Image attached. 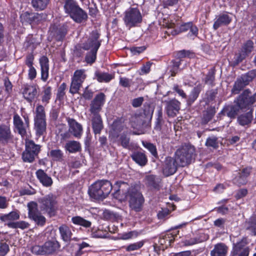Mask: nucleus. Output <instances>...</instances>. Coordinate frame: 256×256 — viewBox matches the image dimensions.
I'll list each match as a JSON object with an SVG mask.
<instances>
[{"label": "nucleus", "instance_id": "24", "mask_svg": "<svg viewBox=\"0 0 256 256\" xmlns=\"http://www.w3.org/2000/svg\"><path fill=\"white\" fill-rule=\"evenodd\" d=\"M68 31V26L66 24L62 25H54L50 28L51 34L58 42L62 41L66 35Z\"/></svg>", "mask_w": 256, "mask_h": 256}, {"label": "nucleus", "instance_id": "25", "mask_svg": "<svg viewBox=\"0 0 256 256\" xmlns=\"http://www.w3.org/2000/svg\"><path fill=\"white\" fill-rule=\"evenodd\" d=\"M34 56L32 53L28 54L26 56L24 61L25 64L28 68V78L32 80L36 78L37 72L34 66Z\"/></svg>", "mask_w": 256, "mask_h": 256}, {"label": "nucleus", "instance_id": "29", "mask_svg": "<svg viewBox=\"0 0 256 256\" xmlns=\"http://www.w3.org/2000/svg\"><path fill=\"white\" fill-rule=\"evenodd\" d=\"M36 176L40 182L44 187L48 188L52 186L53 180L43 170L38 169L36 172Z\"/></svg>", "mask_w": 256, "mask_h": 256}, {"label": "nucleus", "instance_id": "4", "mask_svg": "<svg viewBox=\"0 0 256 256\" xmlns=\"http://www.w3.org/2000/svg\"><path fill=\"white\" fill-rule=\"evenodd\" d=\"M40 208L44 214L50 218L55 216L58 210V203L56 196L52 193L41 198L38 200Z\"/></svg>", "mask_w": 256, "mask_h": 256}, {"label": "nucleus", "instance_id": "43", "mask_svg": "<svg viewBox=\"0 0 256 256\" xmlns=\"http://www.w3.org/2000/svg\"><path fill=\"white\" fill-rule=\"evenodd\" d=\"M228 201V198L222 199L218 202L217 204L219 205L218 206L216 207L214 210L217 213L222 215H226L230 212L228 206L226 204Z\"/></svg>", "mask_w": 256, "mask_h": 256}, {"label": "nucleus", "instance_id": "19", "mask_svg": "<svg viewBox=\"0 0 256 256\" xmlns=\"http://www.w3.org/2000/svg\"><path fill=\"white\" fill-rule=\"evenodd\" d=\"M144 180L146 186L152 191H160L162 186V178L158 176L148 174Z\"/></svg>", "mask_w": 256, "mask_h": 256}, {"label": "nucleus", "instance_id": "59", "mask_svg": "<svg viewBox=\"0 0 256 256\" xmlns=\"http://www.w3.org/2000/svg\"><path fill=\"white\" fill-rule=\"evenodd\" d=\"M205 145L207 147H212L214 148H217L218 147V138L215 136L208 137L206 142Z\"/></svg>", "mask_w": 256, "mask_h": 256}, {"label": "nucleus", "instance_id": "10", "mask_svg": "<svg viewBox=\"0 0 256 256\" xmlns=\"http://www.w3.org/2000/svg\"><path fill=\"white\" fill-rule=\"evenodd\" d=\"M136 7H130L124 13V20L126 26L130 28L137 26L138 24L142 22V15L138 8V5Z\"/></svg>", "mask_w": 256, "mask_h": 256}, {"label": "nucleus", "instance_id": "39", "mask_svg": "<svg viewBox=\"0 0 256 256\" xmlns=\"http://www.w3.org/2000/svg\"><path fill=\"white\" fill-rule=\"evenodd\" d=\"M228 247L222 242H220L214 246V249L210 252V256H226Z\"/></svg>", "mask_w": 256, "mask_h": 256}, {"label": "nucleus", "instance_id": "13", "mask_svg": "<svg viewBox=\"0 0 256 256\" xmlns=\"http://www.w3.org/2000/svg\"><path fill=\"white\" fill-rule=\"evenodd\" d=\"M86 78V74L84 70L80 69L75 70L71 78L69 92L72 95L78 94Z\"/></svg>", "mask_w": 256, "mask_h": 256}, {"label": "nucleus", "instance_id": "30", "mask_svg": "<svg viewBox=\"0 0 256 256\" xmlns=\"http://www.w3.org/2000/svg\"><path fill=\"white\" fill-rule=\"evenodd\" d=\"M92 128L94 135L100 134L104 129V125L102 117L100 115H92Z\"/></svg>", "mask_w": 256, "mask_h": 256}, {"label": "nucleus", "instance_id": "12", "mask_svg": "<svg viewBox=\"0 0 256 256\" xmlns=\"http://www.w3.org/2000/svg\"><path fill=\"white\" fill-rule=\"evenodd\" d=\"M256 77V69L248 71L238 78L233 86L232 92L238 94Z\"/></svg>", "mask_w": 256, "mask_h": 256}, {"label": "nucleus", "instance_id": "50", "mask_svg": "<svg viewBox=\"0 0 256 256\" xmlns=\"http://www.w3.org/2000/svg\"><path fill=\"white\" fill-rule=\"evenodd\" d=\"M145 240H142L134 243L130 244L128 246H124L122 248L126 252H130L140 249L144 244Z\"/></svg>", "mask_w": 256, "mask_h": 256}, {"label": "nucleus", "instance_id": "6", "mask_svg": "<svg viewBox=\"0 0 256 256\" xmlns=\"http://www.w3.org/2000/svg\"><path fill=\"white\" fill-rule=\"evenodd\" d=\"M42 146L36 144L32 140H24V150L22 154V159L24 162L32 163L38 157Z\"/></svg>", "mask_w": 256, "mask_h": 256}, {"label": "nucleus", "instance_id": "20", "mask_svg": "<svg viewBox=\"0 0 256 256\" xmlns=\"http://www.w3.org/2000/svg\"><path fill=\"white\" fill-rule=\"evenodd\" d=\"M178 166V162L174 158L166 156L163 164V174L166 176L173 175L176 172Z\"/></svg>", "mask_w": 256, "mask_h": 256}, {"label": "nucleus", "instance_id": "18", "mask_svg": "<svg viewBox=\"0 0 256 256\" xmlns=\"http://www.w3.org/2000/svg\"><path fill=\"white\" fill-rule=\"evenodd\" d=\"M39 86L36 84L24 86L22 94L24 98L28 103H32L38 98L39 96Z\"/></svg>", "mask_w": 256, "mask_h": 256}, {"label": "nucleus", "instance_id": "5", "mask_svg": "<svg viewBox=\"0 0 256 256\" xmlns=\"http://www.w3.org/2000/svg\"><path fill=\"white\" fill-rule=\"evenodd\" d=\"M125 197L132 210L136 212H140L142 210L144 198L140 190L136 186L130 187L126 193Z\"/></svg>", "mask_w": 256, "mask_h": 256}, {"label": "nucleus", "instance_id": "32", "mask_svg": "<svg viewBox=\"0 0 256 256\" xmlns=\"http://www.w3.org/2000/svg\"><path fill=\"white\" fill-rule=\"evenodd\" d=\"M101 34L97 30H93L90 34L88 42L92 46V49L98 50L101 46L102 40L100 39Z\"/></svg>", "mask_w": 256, "mask_h": 256}, {"label": "nucleus", "instance_id": "45", "mask_svg": "<svg viewBox=\"0 0 256 256\" xmlns=\"http://www.w3.org/2000/svg\"><path fill=\"white\" fill-rule=\"evenodd\" d=\"M216 112L214 107L210 106L203 113L202 118V124H207L212 120Z\"/></svg>", "mask_w": 256, "mask_h": 256}, {"label": "nucleus", "instance_id": "2", "mask_svg": "<svg viewBox=\"0 0 256 256\" xmlns=\"http://www.w3.org/2000/svg\"><path fill=\"white\" fill-rule=\"evenodd\" d=\"M34 126L36 136L38 138L46 132V116L44 106L38 104L34 112Z\"/></svg>", "mask_w": 256, "mask_h": 256}, {"label": "nucleus", "instance_id": "63", "mask_svg": "<svg viewBox=\"0 0 256 256\" xmlns=\"http://www.w3.org/2000/svg\"><path fill=\"white\" fill-rule=\"evenodd\" d=\"M119 85L123 88H129L131 86L132 80L126 77L120 76Z\"/></svg>", "mask_w": 256, "mask_h": 256}, {"label": "nucleus", "instance_id": "3", "mask_svg": "<svg viewBox=\"0 0 256 256\" xmlns=\"http://www.w3.org/2000/svg\"><path fill=\"white\" fill-rule=\"evenodd\" d=\"M64 10L76 22L80 24L88 18L86 12L83 10L75 0H65Z\"/></svg>", "mask_w": 256, "mask_h": 256}, {"label": "nucleus", "instance_id": "54", "mask_svg": "<svg viewBox=\"0 0 256 256\" xmlns=\"http://www.w3.org/2000/svg\"><path fill=\"white\" fill-rule=\"evenodd\" d=\"M67 88V84L66 82H62L58 87L56 94V98L59 101L63 100L66 97V90Z\"/></svg>", "mask_w": 256, "mask_h": 256}, {"label": "nucleus", "instance_id": "35", "mask_svg": "<svg viewBox=\"0 0 256 256\" xmlns=\"http://www.w3.org/2000/svg\"><path fill=\"white\" fill-rule=\"evenodd\" d=\"M116 142L118 146H121L124 148H130V136L126 132L120 134L117 136Z\"/></svg>", "mask_w": 256, "mask_h": 256}, {"label": "nucleus", "instance_id": "53", "mask_svg": "<svg viewBox=\"0 0 256 256\" xmlns=\"http://www.w3.org/2000/svg\"><path fill=\"white\" fill-rule=\"evenodd\" d=\"M98 50L91 49L88 52L85 56V62L90 64H93L96 60Z\"/></svg>", "mask_w": 256, "mask_h": 256}, {"label": "nucleus", "instance_id": "28", "mask_svg": "<svg viewBox=\"0 0 256 256\" xmlns=\"http://www.w3.org/2000/svg\"><path fill=\"white\" fill-rule=\"evenodd\" d=\"M232 22V18L227 13H222L219 14L216 18L213 24V29L217 30L220 27L224 26H228Z\"/></svg>", "mask_w": 256, "mask_h": 256}, {"label": "nucleus", "instance_id": "51", "mask_svg": "<svg viewBox=\"0 0 256 256\" xmlns=\"http://www.w3.org/2000/svg\"><path fill=\"white\" fill-rule=\"evenodd\" d=\"M142 146L146 148L156 158H158V155L156 146L152 143L147 141L142 142Z\"/></svg>", "mask_w": 256, "mask_h": 256}, {"label": "nucleus", "instance_id": "42", "mask_svg": "<svg viewBox=\"0 0 256 256\" xmlns=\"http://www.w3.org/2000/svg\"><path fill=\"white\" fill-rule=\"evenodd\" d=\"M20 214L17 211H12L8 214H4L0 216V220L6 224L10 222H15L14 221L20 219Z\"/></svg>", "mask_w": 256, "mask_h": 256}, {"label": "nucleus", "instance_id": "17", "mask_svg": "<svg viewBox=\"0 0 256 256\" xmlns=\"http://www.w3.org/2000/svg\"><path fill=\"white\" fill-rule=\"evenodd\" d=\"M106 96L102 92L96 94L90 104L89 112L92 115H100V112L106 102Z\"/></svg>", "mask_w": 256, "mask_h": 256}, {"label": "nucleus", "instance_id": "11", "mask_svg": "<svg viewBox=\"0 0 256 256\" xmlns=\"http://www.w3.org/2000/svg\"><path fill=\"white\" fill-rule=\"evenodd\" d=\"M24 121L20 115L14 112L13 116V129L22 138H24L27 134V129L30 127V120L28 116H23Z\"/></svg>", "mask_w": 256, "mask_h": 256}, {"label": "nucleus", "instance_id": "41", "mask_svg": "<svg viewBox=\"0 0 256 256\" xmlns=\"http://www.w3.org/2000/svg\"><path fill=\"white\" fill-rule=\"evenodd\" d=\"M61 238L65 242H70L72 240V233L70 227L66 224H62L58 228Z\"/></svg>", "mask_w": 256, "mask_h": 256}, {"label": "nucleus", "instance_id": "38", "mask_svg": "<svg viewBox=\"0 0 256 256\" xmlns=\"http://www.w3.org/2000/svg\"><path fill=\"white\" fill-rule=\"evenodd\" d=\"M39 95L43 104L46 106L50 102L52 97V88L50 86L45 85L42 87V90Z\"/></svg>", "mask_w": 256, "mask_h": 256}, {"label": "nucleus", "instance_id": "64", "mask_svg": "<svg viewBox=\"0 0 256 256\" xmlns=\"http://www.w3.org/2000/svg\"><path fill=\"white\" fill-rule=\"evenodd\" d=\"M247 229L252 233V235L256 236V218H254L248 222V226Z\"/></svg>", "mask_w": 256, "mask_h": 256}, {"label": "nucleus", "instance_id": "62", "mask_svg": "<svg viewBox=\"0 0 256 256\" xmlns=\"http://www.w3.org/2000/svg\"><path fill=\"white\" fill-rule=\"evenodd\" d=\"M94 96V92L89 88V86L85 88L82 94V98L86 100H90Z\"/></svg>", "mask_w": 256, "mask_h": 256}, {"label": "nucleus", "instance_id": "23", "mask_svg": "<svg viewBox=\"0 0 256 256\" xmlns=\"http://www.w3.org/2000/svg\"><path fill=\"white\" fill-rule=\"evenodd\" d=\"M66 122L68 126L70 133L76 138H80L83 133L82 125L75 119L70 117L66 118Z\"/></svg>", "mask_w": 256, "mask_h": 256}, {"label": "nucleus", "instance_id": "27", "mask_svg": "<svg viewBox=\"0 0 256 256\" xmlns=\"http://www.w3.org/2000/svg\"><path fill=\"white\" fill-rule=\"evenodd\" d=\"M39 62L40 67L41 80L46 82L49 77V60L46 56L40 58Z\"/></svg>", "mask_w": 256, "mask_h": 256}, {"label": "nucleus", "instance_id": "14", "mask_svg": "<svg viewBox=\"0 0 256 256\" xmlns=\"http://www.w3.org/2000/svg\"><path fill=\"white\" fill-rule=\"evenodd\" d=\"M28 217L40 226H44L46 224V218L38 210V204L30 202L28 204Z\"/></svg>", "mask_w": 256, "mask_h": 256}, {"label": "nucleus", "instance_id": "60", "mask_svg": "<svg viewBox=\"0 0 256 256\" xmlns=\"http://www.w3.org/2000/svg\"><path fill=\"white\" fill-rule=\"evenodd\" d=\"M180 1V0H163L162 4L164 8H169L176 6Z\"/></svg>", "mask_w": 256, "mask_h": 256}, {"label": "nucleus", "instance_id": "1", "mask_svg": "<svg viewBox=\"0 0 256 256\" xmlns=\"http://www.w3.org/2000/svg\"><path fill=\"white\" fill-rule=\"evenodd\" d=\"M128 184L122 180L116 181L112 186L111 182L106 180H98L88 188V194L92 199L102 200L110 194L112 188L114 190V194H120L122 186H128Z\"/></svg>", "mask_w": 256, "mask_h": 256}, {"label": "nucleus", "instance_id": "9", "mask_svg": "<svg viewBox=\"0 0 256 256\" xmlns=\"http://www.w3.org/2000/svg\"><path fill=\"white\" fill-rule=\"evenodd\" d=\"M60 248V242L56 239H52L46 242L42 246H33L32 248V252L38 255L50 254L58 251Z\"/></svg>", "mask_w": 256, "mask_h": 256}, {"label": "nucleus", "instance_id": "31", "mask_svg": "<svg viewBox=\"0 0 256 256\" xmlns=\"http://www.w3.org/2000/svg\"><path fill=\"white\" fill-rule=\"evenodd\" d=\"M203 86L201 84H198L191 90L189 95L187 96L186 104L191 106L197 100L200 93L202 90Z\"/></svg>", "mask_w": 256, "mask_h": 256}, {"label": "nucleus", "instance_id": "16", "mask_svg": "<svg viewBox=\"0 0 256 256\" xmlns=\"http://www.w3.org/2000/svg\"><path fill=\"white\" fill-rule=\"evenodd\" d=\"M253 169L252 166H249L239 170L238 172L233 178L234 184L238 186L246 185L248 182L249 177L252 172Z\"/></svg>", "mask_w": 256, "mask_h": 256}, {"label": "nucleus", "instance_id": "40", "mask_svg": "<svg viewBox=\"0 0 256 256\" xmlns=\"http://www.w3.org/2000/svg\"><path fill=\"white\" fill-rule=\"evenodd\" d=\"M132 160L139 166H143L148 163V158L144 152L136 151L130 155Z\"/></svg>", "mask_w": 256, "mask_h": 256}, {"label": "nucleus", "instance_id": "47", "mask_svg": "<svg viewBox=\"0 0 256 256\" xmlns=\"http://www.w3.org/2000/svg\"><path fill=\"white\" fill-rule=\"evenodd\" d=\"M72 222L75 225L80 226L85 228H90L92 222L80 216H74L72 218Z\"/></svg>", "mask_w": 256, "mask_h": 256}, {"label": "nucleus", "instance_id": "55", "mask_svg": "<svg viewBox=\"0 0 256 256\" xmlns=\"http://www.w3.org/2000/svg\"><path fill=\"white\" fill-rule=\"evenodd\" d=\"M218 93V88L211 89L206 92L205 94V101L206 103H210L214 100Z\"/></svg>", "mask_w": 256, "mask_h": 256}, {"label": "nucleus", "instance_id": "21", "mask_svg": "<svg viewBox=\"0 0 256 256\" xmlns=\"http://www.w3.org/2000/svg\"><path fill=\"white\" fill-rule=\"evenodd\" d=\"M14 136L10 130L9 123L1 124H0V144L6 145L8 143L12 142Z\"/></svg>", "mask_w": 256, "mask_h": 256}, {"label": "nucleus", "instance_id": "7", "mask_svg": "<svg viewBox=\"0 0 256 256\" xmlns=\"http://www.w3.org/2000/svg\"><path fill=\"white\" fill-rule=\"evenodd\" d=\"M195 148L190 145L182 146L174 153V158L178 162L179 166L184 167L191 164L194 158Z\"/></svg>", "mask_w": 256, "mask_h": 256}, {"label": "nucleus", "instance_id": "33", "mask_svg": "<svg viewBox=\"0 0 256 256\" xmlns=\"http://www.w3.org/2000/svg\"><path fill=\"white\" fill-rule=\"evenodd\" d=\"M20 18L24 22L30 24L33 23H38L42 20V16L38 13H32L28 12H24L20 16Z\"/></svg>", "mask_w": 256, "mask_h": 256}, {"label": "nucleus", "instance_id": "46", "mask_svg": "<svg viewBox=\"0 0 256 256\" xmlns=\"http://www.w3.org/2000/svg\"><path fill=\"white\" fill-rule=\"evenodd\" d=\"M248 238L244 236L242 238L237 242L236 243H234L232 244V248L231 251L232 253L238 254L240 250H242L244 248H246V246L248 244Z\"/></svg>", "mask_w": 256, "mask_h": 256}, {"label": "nucleus", "instance_id": "15", "mask_svg": "<svg viewBox=\"0 0 256 256\" xmlns=\"http://www.w3.org/2000/svg\"><path fill=\"white\" fill-rule=\"evenodd\" d=\"M178 232L179 231L177 229H174L162 234L158 240V250H164L170 246L177 237Z\"/></svg>", "mask_w": 256, "mask_h": 256}, {"label": "nucleus", "instance_id": "48", "mask_svg": "<svg viewBox=\"0 0 256 256\" xmlns=\"http://www.w3.org/2000/svg\"><path fill=\"white\" fill-rule=\"evenodd\" d=\"M174 55L175 58L182 61L184 58H193L194 56V53L190 50H182L176 52Z\"/></svg>", "mask_w": 256, "mask_h": 256}, {"label": "nucleus", "instance_id": "57", "mask_svg": "<svg viewBox=\"0 0 256 256\" xmlns=\"http://www.w3.org/2000/svg\"><path fill=\"white\" fill-rule=\"evenodd\" d=\"M124 119L122 117L116 118L112 124V128L114 131H120L122 129Z\"/></svg>", "mask_w": 256, "mask_h": 256}, {"label": "nucleus", "instance_id": "56", "mask_svg": "<svg viewBox=\"0 0 256 256\" xmlns=\"http://www.w3.org/2000/svg\"><path fill=\"white\" fill-rule=\"evenodd\" d=\"M254 42L250 40H246L242 45L241 51L248 56L254 49Z\"/></svg>", "mask_w": 256, "mask_h": 256}, {"label": "nucleus", "instance_id": "49", "mask_svg": "<svg viewBox=\"0 0 256 256\" xmlns=\"http://www.w3.org/2000/svg\"><path fill=\"white\" fill-rule=\"evenodd\" d=\"M50 0H32V5L36 10H43L46 8Z\"/></svg>", "mask_w": 256, "mask_h": 256}, {"label": "nucleus", "instance_id": "58", "mask_svg": "<svg viewBox=\"0 0 256 256\" xmlns=\"http://www.w3.org/2000/svg\"><path fill=\"white\" fill-rule=\"evenodd\" d=\"M50 156L54 160L61 161L63 157V153L60 149L52 150L50 152Z\"/></svg>", "mask_w": 256, "mask_h": 256}, {"label": "nucleus", "instance_id": "34", "mask_svg": "<svg viewBox=\"0 0 256 256\" xmlns=\"http://www.w3.org/2000/svg\"><path fill=\"white\" fill-rule=\"evenodd\" d=\"M114 78V74H109L106 72H102L99 70H96L94 73V79L100 83H108Z\"/></svg>", "mask_w": 256, "mask_h": 256}, {"label": "nucleus", "instance_id": "61", "mask_svg": "<svg viewBox=\"0 0 256 256\" xmlns=\"http://www.w3.org/2000/svg\"><path fill=\"white\" fill-rule=\"evenodd\" d=\"M10 251L8 244L2 240L0 242V256H6Z\"/></svg>", "mask_w": 256, "mask_h": 256}, {"label": "nucleus", "instance_id": "8", "mask_svg": "<svg viewBox=\"0 0 256 256\" xmlns=\"http://www.w3.org/2000/svg\"><path fill=\"white\" fill-rule=\"evenodd\" d=\"M251 93L250 89H246L234 99V103L240 110H250L253 108L252 105L256 102V92L252 96H250Z\"/></svg>", "mask_w": 256, "mask_h": 256}, {"label": "nucleus", "instance_id": "22", "mask_svg": "<svg viewBox=\"0 0 256 256\" xmlns=\"http://www.w3.org/2000/svg\"><path fill=\"white\" fill-rule=\"evenodd\" d=\"M165 111L169 117L174 118L178 113L181 106L180 102L175 98L165 100Z\"/></svg>", "mask_w": 256, "mask_h": 256}, {"label": "nucleus", "instance_id": "44", "mask_svg": "<svg viewBox=\"0 0 256 256\" xmlns=\"http://www.w3.org/2000/svg\"><path fill=\"white\" fill-rule=\"evenodd\" d=\"M64 148L70 153H76L82 150L80 142L76 140H70L66 143Z\"/></svg>", "mask_w": 256, "mask_h": 256}, {"label": "nucleus", "instance_id": "37", "mask_svg": "<svg viewBox=\"0 0 256 256\" xmlns=\"http://www.w3.org/2000/svg\"><path fill=\"white\" fill-rule=\"evenodd\" d=\"M254 108H251L247 112L240 114L237 118V122L242 126H248L253 119Z\"/></svg>", "mask_w": 256, "mask_h": 256}, {"label": "nucleus", "instance_id": "26", "mask_svg": "<svg viewBox=\"0 0 256 256\" xmlns=\"http://www.w3.org/2000/svg\"><path fill=\"white\" fill-rule=\"evenodd\" d=\"M240 110L236 104H228L224 106L219 114L227 116L230 120H232L236 118Z\"/></svg>", "mask_w": 256, "mask_h": 256}, {"label": "nucleus", "instance_id": "52", "mask_svg": "<svg viewBox=\"0 0 256 256\" xmlns=\"http://www.w3.org/2000/svg\"><path fill=\"white\" fill-rule=\"evenodd\" d=\"M6 226L11 228H20L21 230H24L29 228L30 224L28 222L20 220L16 222H10L7 224Z\"/></svg>", "mask_w": 256, "mask_h": 256}, {"label": "nucleus", "instance_id": "36", "mask_svg": "<svg viewBox=\"0 0 256 256\" xmlns=\"http://www.w3.org/2000/svg\"><path fill=\"white\" fill-rule=\"evenodd\" d=\"M216 70L215 66H212L208 70V72L204 74V78L202 79L205 84L212 87L216 85Z\"/></svg>", "mask_w": 256, "mask_h": 256}]
</instances>
